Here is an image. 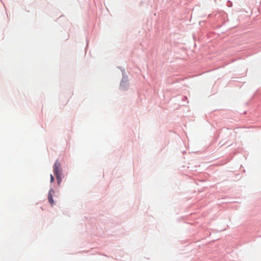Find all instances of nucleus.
Returning <instances> with one entry per match:
<instances>
[{
  "label": "nucleus",
  "instance_id": "obj_3",
  "mask_svg": "<svg viewBox=\"0 0 261 261\" xmlns=\"http://www.w3.org/2000/svg\"><path fill=\"white\" fill-rule=\"evenodd\" d=\"M54 180V176L50 174V182H53Z\"/></svg>",
  "mask_w": 261,
  "mask_h": 261
},
{
  "label": "nucleus",
  "instance_id": "obj_1",
  "mask_svg": "<svg viewBox=\"0 0 261 261\" xmlns=\"http://www.w3.org/2000/svg\"><path fill=\"white\" fill-rule=\"evenodd\" d=\"M53 168L54 172L57 178L58 184V185H60L62 181L61 164L58 161H57L54 165Z\"/></svg>",
  "mask_w": 261,
  "mask_h": 261
},
{
  "label": "nucleus",
  "instance_id": "obj_2",
  "mask_svg": "<svg viewBox=\"0 0 261 261\" xmlns=\"http://www.w3.org/2000/svg\"><path fill=\"white\" fill-rule=\"evenodd\" d=\"M54 193V191L53 189H50L48 195V199L49 203L52 206L53 205L54 202L53 199V194Z\"/></svg>",
  "mask_w": 261,
  "mask_h": 261
}]
</instances>
